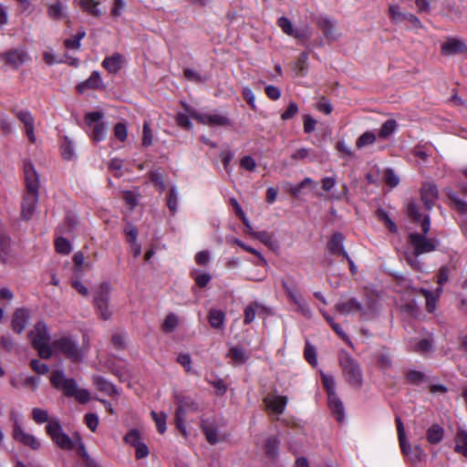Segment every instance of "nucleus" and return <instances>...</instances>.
Returning a JSON list of instances; mask_svg holds the SVG:
<instances>
[{
    "label": "nucleus",
    "mask_w": 467,
    "mask_h": 467,
    "mask_svg": "<svg viewBox=\"0 0 467 467\" xmlns=\"http://www.w3.org/2000/svg\"><path fill=\"white\" fill-rule=\"evenodd\" d=\"M52 386L61 390L67 397H74L80 403H87L90 400V394L88 389H78L76 381L67 379L60 370H55L50 377Z\"/></svg>",
    "instance_id": "f257e3e1"
},
{
    "label": "nucleus",
    "mask_w": 467,
    "mask_h": 467,
    "mask_svg": "<svg viewBox=\"0 0 467 467\" xmlns=\"http://www.w3.org/2000/svg\"><path fill=\"white\" fill-rule=\"evenodd\" d=\"M339 365L346 381L353 388L360 389L363 384V374L360 364L348 352H339Z\"/></svg>",
    "instance_id": "f03ea898"
},
{
    "label": "nucleus",
    "mask_w": 467,
    "mask_h": 467,
    "mask_svg": "<svg viewBox=\"0 0 467 467\" xmlns=\"http://www.w3.org/2000/svg\"><path fill=\"white\" fill-rule=\"evenodd\" d=\"M32 344L38 351L42 358H49L52 356V348L49 347V335L47 326L38 322L30 332Z\"/></svg>",
    "instance_id": "7ed1b4c3"
},
{
    "label": "nucleus",
    "mask_w": 467,
    "mask_h": 467,
    "mask_svg": "<svg viewBox=\"0 0 467 467\" xmlns=\"http://www.w3.org/2000/svg\"><path fill=\"white\" fill-rule=\"evenodd\" d=\"M46 431L60 449L70 451L74 448L73 440L63 431L59 420H51L46 426Z\"/></svg>",
    "instance_id": "20e7f679"
},
{
    "label": "nucleus",
    "mask_w": 467,
    "mask_h": 467,
    "mask_svg": "<svg viewBox=\"0 0 467 467\" xmlns=\"http://www.w3.org/2000/svg\"><path fill=\"white\" fill-rule=\"evenodd\" d=\"M111 287L108 283L101 284L94 296V305L101 318L108 320L111 317L109 301Z\"/></svg>",
    "instance_id": "39448f33"
},
{
    "label": "nucleus",
    "mask_w": 467,
    "mask_h": 467,
    "mask_svg": "<svg viewBox=\"0 0 467 467\" xmlns=\"http://www.w3.org/2000/svg\"><path fill=\"white\" fill-rule=\"evenodd\" d=\"M178 402V409L175 414V420L178 430L183 436H187L186 428L184 425L185 414L187 411H195L199 406L197 402L189 397H176Z\"/></svg>",
    "instance_id": "423d86ee"
},
{
    "label": "nucleus",
    "mask_w": 467,
    "mask_h": 467,
    "mask_svg": "<svg viewBox=\"0 0 467 467\" xmlns=\"http://www.w3.org/2000/svg\"><path fill=\"white\" fill-rule=\"evenodd\" d=\"M185 109L187 110L189 116L193 119L197 120L199 123L203 125L212 126V127H224L230 124V120L227 117L218 114V113H201L197 112L195 109H191L184 105Z\"/></svg>",
    "instance_id": "0eeeda50"
},
{
    "label": "nucleus",
    "mask_w": 467,
    "mask_h": 467,
    "mask_svg": "<svg viewBox=\"0 0 467 467\" xmlns=\"http://www.w3.org/2000/svg\"><path fill=\"white\" fill-rule=\"evenodd\" d=\"M409 241L413 247V255L415 256L435 251L439 244L436 239L428 238L419 233L410 234L409 235Z\"/></svg>",
    "instance_id": "6e6552de"
},
{
    "label": "nucleus",
    "mask_w": 467,
    "mask_h": 467,
    "mask_svg": "<svg viewBox=\"0 0 467 467\" xmlns=\"http://www.w3.org/2000/svg\"><path fill=\"white\" fill-rule=\"evenodd\" d=\"M102 118L103 113L99 111L89 112L85 117L87 125L92 129L90 137L97 142L103 140L107 135V126L100 122Z\"/></svg>",
    "instance_id": "1a4fd4ad"
},
{
    "label": "nucleus",
    "mask_w": 467,
    "mask_h": 467,
    "mask_svg": "<svg viewBox=\"0 0 467 467\" xmlns=\"http://www.w3.org/2000/svg\"><path fill=\"white\" fill-rule=\"evenodd\" d=\"M52 346L56 352L64 354L73 361H78L82 358V351L70 337H63L57 339Z\"/></svg>",
    "instance_id": "9d476101"
},
{
    "label": "nucleus",
    "mask_w": 467,
    "mask_h": 467,
    "mask_svg": "<svg viewBox=\"0 0 467 467\" xmlns=\"http://www.w3.org/2000/svg\"><path fill=\"white\" fill-rule=\"evenodd\" d=\"M12 437L16 441L33 451H38L41 448L40 441L33 434L26 432L16 419H14Z\"/></svg>",
    "instance_id": "9b49d317"
},
{
    "label": "nucleus",
    "mask_w": 467,
    "mask_h": 467,
    "mask_svg": "<svg viewBox=\"0 0 467 467\" xmlns=\"http://www.w3.org/2000/svg\"><path fill=\"white\" fill-rule=\"evenodd\" d=\"M467 52V46L462 38L446 37L441 46V53L443 56L451 57Z\"/></svg>",
    "instance_id": "f8f14e48"
},
{
    "label": "nucleus",
    "mask_w": 467,
    "mask_h": 467,
    "mask_svg": "<svg viewBox=\"0 0 467 467\" xmlns=\"http://www.w3.org/2000/svg\"><path fill=\"white\" fill-rule=\"evenodd\" d=\"M5 64L13 68H18L20 66L30 60V56L25 48L11 49L1 55Z\"/></svg>",
    "instance_id": "ddd939ff"
},
{
    "label": "nucleus",
    "mask_w": 467,
    "mask_h": 467,
    "mask_svg": "<svg viewBox=\"0 0 467 467\" xmlns=\"http://www.w3.org/2000/svg\"><path fill=\"white\" fill-rule=\"evenodd\" d=\"M336 309L341 315H353L359 313L361 317L365 316L361 303L356 298H341L336 305Z\"/></svg>",
    "instance_id": "4468645a"
},
{
    "label": "nucleus",
    "mask_w": 467,
    "mask_h": 467,
    "mask_svg": "<svg viewBox=\"0 0 467 467\" xmlns=\"http://www.w3.org/2000/svg\"><path fill=\"white\" fill-rule=\"evenodd\" d=\"M38 192L26 191L24 194L21 212L24 219L28 220L32 217L38 202Z\"/></svg>",
    "instance_id": "2eb2a0df"
},
{
    "label": "nucleus",
    "mask_w": 467,
    "mask_h": 467,
    "mask_svg": "<svg viewBox=\"0 0 467 467\" xmlns=\"http://www.w3.org/2000/svg\"><path fill=\"white\" fill-rule=\"evenodd\" d=\"M402 453L407 457L408 461L416 463L422 460L425 455L420 446H412L407 439L399 441Z\"/></svg>",
    "instance_id": "dca6fc26"
},
{
    "label": "nucleus",
    "mask_w": 467,
    "mask_h": 467,
    "mask_svg": "<svg viewBox=\"0 0 467 467\" xmlns=\"http://www.w3.org/2000/svg\"><path fill=\"white\" fill-rule=\"evenodd\" d=\"M264 402L271 413L281 415L287 404V397L279 395L267 396L264 399Z\"/></svg>",
    "instance_id": "f3484780"
},
{
    "label": "nucleus",
    "mask_w": 467,
    "mask_h": 467,
    "mask_svg": "<svg viewBox=\"0 0 467 467\" xmlns=\"http://www.w3.org/2000/svg\"><path fill=\"white\" fill-rule=\"evenodd\" d=\"M421 200L428 210H431L438 198L437 185L431 182H425L420 191Z\"/></svg>",
    "instance_id": "a211bd4d"
},
{
    "label": "nucleus",
    "mask_w": 467,
    "mask_h": 467,
    "mask_svg": "<svg viewBox=\"0 0 467 467\" xmlns=\"http://www.w3.org/2000/svg\"><path fill=\"white\" fill-rule=\"evenodd\" d=\"M24 170L26 191L38 192L39 177L34 165L30 161H26L24 164Z\"/></svg>",
    "instance_id": "6ab92c4d"
},
{
    "label": "nucleus",
    "mask_w": 467,
    "mask_h": 467,
    "mask_svg": "<svg viewBox=\"0 0 467 467\" xmlns=\"http://www.w3.org/2000/svg\"><path fill=\"white\" fill-rule=\"evenodd\" d=\"M29 312L26 308H18L15 311L12 319V327L15 332L22 333L28 322Z\"/></svg>",
    "instance_id": "aec40b11"
},
{
    "label": "nucleus",
    "mask_w": 467,
    "mask_h": 467,
    "mask_svg": "<svg viewBox=\"0 0 467 467\" xmlns=\"http://www.w3.org/2000/svg\"><path fill=\"white\" fill-rule=\"evenodd\" d=\"M202 431L205 435L207 441L214 445L225 440V438L218 433L217 428L208 420H202Z\"/></svg>",
    "instance_id": "412c9836"
},
{
    "label": "nucleus",
    "mask_w": 467,
    "mask_h": 467,
    "mask_svg": "<svg viewBox=\"0 0 467 467\" xmlns=\"http://www.w3.org/2000/svg\"><path fill=\"white\" fill-rule=\"evenodd\" d=\"M16 118L24 124L26 134L30 142L35 143L36 139L34 133V118L28 111H18Z\"/></svg>",
    "instance_id": "4be33fe9"
},
{
    "label": "nucleus",
    "mask_w": 467,
    "mask_h": 467,
    "mask_svg": "<svg viewBox=\"0 0 467 467\" xmlns=\"http://www.w3.org/2000/svg\"><path fill=\"white\" fill-rule=\"evenodd\" d=\"M277 25L285 34L290 36H294L297 39L307 37L306 30H296L293 27L291 21L287 17H280L277 21Z\"/></svg>",
    "instance_id": "5701e85b"
},
{
    "label": "nucleus",
    "mask_w": 467,
    "mask_h": 467,
    "mask_svg": "<svg viewBox=\"0 0 467 467\" xmlns=\"http://www.w3.org/2000/svg\"><path fill=\"white\" fill-rule=\"evenodd\" d=\"M123 62V56L119 53H114L112 56L104 58L102 67L109 73L116 74L122 67Z\"/></svg>",
    "instance_id": "b1692460"
},
{
    "label": "nucleus",
    "mask_w": 467,
    "mask_h": 467,
    "mask_svg": "<svg viewBox=\"0 0 467 467\" xmlns=\"http://www.w3.org/2000/svg\"><path fill=\"white\" fill-rule=\"evenodd\" d=\"M47 16L50 19L58 21L67 17V6L60 1H55L47 5Z\"/></svg>",
    "instance_id": "393cba45"
},
{
    "label": "nucleus",
    "mask_w": 467,
    "mask_h": 467,
    "mask_svg": "<svg viewBox=\"0 0 467 467\" xmlns=\"http://www.w3.org/2000/svg\"><path fill=\"white\" fill-rule=\"evenodd\" d=\"M11 257V239L5 234L0 232V262L7 264Z\"/></svg>",
    "instance_id": "a878e982"
},
{
    "label": "nucleus",
    "mask_w": 467,
    "mask_h": 467,
    "mask_svg": "<svg viewBox=\"0 0 467 467\" xmlns=\"http://www.w3.org/2000/svg\"><path fill=\"white\" fill-rule=\"evenodd\" d=\"M104 88L102 78L98 71H93L90 77L84 82L78 85V90L83 92L86 88Z\"/></svg>",
    "instance_id": "bb28decb"
},
{
    "label": "nucleus",
    "mask_w": 467,
    "mask_h": 467,
    "mask_svg": "<svg viewBox=\"0 0 467 467\" xmlns=\"http://www.w3.org/2000/svg\"><path fill=\"white\" fill-rule=\"evenodd\" d=\"M344 237L341 234L337 233L333 234L331 240L329 241L327 247L330 253L334 254H340L344 257H348V254L343 246Z\"/></svg>",
    "instance_id": "cd10ccee"
},
{
    "label": "nucleus",
    "mask_w": 467,
    "mask_h": 467,
    "mask_svg": "<svg viewBox=\"0 0 467 467\" xmlns=\"http://www.w3.org/2000/svg\"><path fill=\"white\" fill-rule=\"evenodd\" d=\"M227 358L232 359L234 365L240 366L249 359V355L243 348L233 347L227 353Z\"/></svg>",
    "instance_id": "c85d7f7f"
},
{
    "label": "nucleus",
    "mask_w": 467,
    "mask_h": 467,
    "mask_svg": "<svg viewBox=\"0 0 467 467\" xmlns=\"http://www.w3.org/2000/svg\"><path fill=\"white\" fill-rule=\"evenodd\" d=\"M328 405L332 412L335 414L338 421H342L344 419V406L337 393H331L328 396Z\"/></svg>",
    "instance_id": "c756f323"
},
{
    "label": "nucleus",
    "mask_w": 467,
    "mask_h": 467,
    "mask_svg": "<svg viewBox=\"0 0 467 467\" xmlns=\"http://www.w3.org/2000/svg\"><path fill=\"white\" fill-rule=\"evenodd\" d=\"M280 441L275 436H270L265 440L264 451L266 457L275 459L278 455Z\"/></svg>",
    "instance_id": "7c9ffc66"
},
{
    "label": "nucleus",
    "mask_w": 467,
    "mask_h": 467,
    "mask_svg": "<svg viewBox=\"0 0 467 467\" xmlns=\"http://www.w3.org/2000/svg\"><path fill=\"white\" fill-rule=\"evenodd\" d=\"M443 428L438 424H432L426 432L427 441L431 444H437L441 441L443 438Z\"/></svg>",
    "instance_id": "2f4dec72"
},
{
    "label": "nucleus",
    "mask_w": 467,
    "mask_h": 467,
    "mask_svg": "<svg viewBox=\"0 0 467 467\" xmlns=\"http://www.w3.org/2000/svg\"><path fill=\"white\" fill-rule=\"evenodd\" d=\"M209 323L213 328H223L225 321V314L217 309H212L209 312Z\"/></svg>",
    "instance_id": "473e14b6"
},
{
    "label": "nucleus",
    "mask_w": 467,
    "mask_h": 467,
    "mask_svg": "<svg viewBox=\"0 0 467 467\" xmlns=\"http://www.w3.org/2000/svg\"><path fill=\"white\" fill-rule=\"evenodd\" d=\"M79 5L84 11L88 12L94 16H99L102 14L98 8V5H100V1L99 0H80Z\"/></svg>",
    "instance_id": "72a5a7b5"
},
{
    "label": "nucleus",
    "mask_w": 467,
    "mask_h": 467,
    "mask_svg": "<svg viewBox=\"0 0 467 467\" xmlns=\"http://www.w3.org/2000/svg\"><path fill=\"white\" fill-rule=\"evenodd\" d=\"M93 383L99 390L104 391L109 395H112L117 392L115 387L102 377H94Z\"/></svg>",
    "instance_id": "f704fd0d"
},
{
    "label": "nucleus",
    "mask_w": 467,
    "mask_h": 467,
    "mask_svg": "<svg viewBox=\"0 0 467 467\" xmlns=\"http://www.w3.org/2000/svg\"><path fill=\"white\" fill-rule=\"evenodd\" d=\"M376 140L377 135L373 131H366L358 138L356 147L358 149H362L366 146L374 144Z\"/></svg>",
    "instance_id": "c9c22d12"
},
{
    "label": "nucleus",
    "mask_w": 467,
    "mask_h": 467,
    "mask_svg": "<svg viewBox=\"0 0 467 467\" xmlns=\"http://www.w3.org/2000/svg\"><path fill=\"white\" fill-rule=\"evenodd\" d=\"M455 451L467 456V431H458L456 435Z\"/></svg>",
    "instance_id": "e433bc0d"
},
{
    "label": "nucleus",
    "mask_w": 467,
    "mask_h": 467,
    "mask_svg": "<svg viewBox=\"0 0 467 467\" xmlns=\"http://www.w3.org/2000/svg\"><path fill=\"white\" fill-rule=\"evenodd\" d=\"M397 122L394 119H388L386 120L380 127L379 130V137L381 139H387L389 137L393 131L396 130Z\"/></svg>",
    "instance_id": "4c0bfd02"
},
{
    "label": "nucleus",
    "mask_w": 467,
    "mask_h": 467,
    "mask_svg": "<svg viewBox=\"0 0 467 467\" xmlns=\"http://www.w3.org/2000/svg\"><path fill=\"white\" fill-rule=\"evenodd\" d=\"M260 308H261V306L258 303H253V304L247 306L244 308V324L252 323L255 318L257 310Z\"/></svg>",
    "instance_id": "58836bf2"
},
{
    "label": "nucleus",
    "mask_w": 467,
    "mask_h": 467,
    "mask_svg": "<svg viewBox=\"0 0 467 467\" xmlns=\"http://www.w3.org/2000/svg\"><path fill=\"white\" fill-rule=\"evenodd\" d=\"M151 416L153 420L155 421L158 431L162 434L166 431V419L167 415L163 412L157 413L156 411H151Z\"/></svg>",
    "instance_id": "ea45409f"
},
{
    "label": "nucleus",
    "mask_w": 467,
    "mask_h": 467,
    "mask_svg": "<svg viewBox=\"0 0 467 467\" xmlns=\"http://www.w3.org/2000/svg\"><path fill=\"white\" fill-rule=\"evenodd\" d=\"M32 419L37 424L48 423L50 421L47 410L40 408H34L32 410Z\"/></svg>",
    "instance_id": "a19ab883"
},
{
    "label": "nucleus",
    "mask_w": 467,
    "mask_h": 467,
    "mask_svg": "<svg viewBox=\"0 0 467 467\" xmlns=\"http://www.w3.org/2000/svg\"><path fill=\"white\" fill-rule=\"evenodd\" d=\"M319 26L327 37L335 38V26L333 21L327 18L319 21Z\"/></svg>",
    "instance_id": "79ce46f5"
},
{
    "label": "nucleus",
    "mask_w": 467,
    "mask_h": 467,
    "mask_svg": "<svg viewBox=\"0 0 467 467\" xmlns=\"http://www.w3.org/2000/svg\"><path fill=\"white\" fill-rule=\"evenodd\" d=\"M389 12L390 18L394 23H400L406 18V13L400 12V7L396 5H389Z\"/></svg>",
    "instance_id": "37998d69"
},
{
    "label": "nucleus",
    "mask_w": 467,
    "mask_h": 467,
    "mask_svg": "<svg viewBox=\"0 0 467 467\" xmlns=\"http://www.w3.org/2000/svg\"><path fill=\"white\" fill-rule=\"evenodd\" d=\"M282 286L291 301H293L295 304L298 306L302 304V297L296 292V290L293 287L289 286L285 281L282 282Z\"/></svg>",
    "instance_id": "c03bdc74"
},
{
    "label": "nucleus",
    "mask_w": 467,
    "mask_h": 467,
    "mask_svg": "<svg viewBox=\"0 0 467 467\" xmlns=\"http://www.w3.org/2000/svg\"><path fill=\"white\" fill-rule=\"evenodd\" d=\"M56 249L59 254H68L71 251V244L68 240L64 237H58L56 240Z\"/></svg>",
    "instance_id": "a18cd8bd"
},
{
    "label": "nucleus",
    "mask_w": 467,
    "mask_h": 467,
    "mask_svg": "<svg viewBox=\"0 0 467 467\" xmlns=\"http://www.w3.org/2000/svg\"><path fill=\"white\" fill-rule=\"evenodd\" d=\"M178 325V317L174 314H170L166 317V319L162 325V329L166 333H170L175 330Z\"/></svg>",
    "instance_id": "49530a36"
},
{
    "label": "nucleus",
    "mask_w": 467,
    "mask_h": 467,
    "mask_svg": "<svg viewBox=\"0 0 467 467\" xmlns=\"http://www.w3.org/2000/svg\"><path fill=\"white\" fill-rule=\"evenodd\" d=\"M167 205L171 213H175L177 211L178 205V192L176 187H172L170 191Z\"/></svg>",
    "instance_id": "de8ad7c7"
},
{
    "label": "nucleus",
    "mask_w": 467,
    "mask_h": 467,
    "mask_svg": "<svg viewBox=\"0 0 467 467\" xmlns=\"http://www.w3.org/2000/svg\"><path fill=\"white\" fill-rule=\"evenodd\" d=\"M124 441L130 446L135 447L141 442L140 434L137 430H131L126 434Z\"/></svg>",
    "instance_id": "09e8293b"
},
{
    "label": "nucleus",
    "mask_w": 467,
    "mask_h": 467,
    "mask_svg": "<svg viewBox=\"0 0 467 467\" xmlns=\"http://www.w3.org/2000/svg\"><path fill=\"white\" fill-rule=\"evenodd\" d=\"M153 141V134L150 129V126L148 122L143 124V135H142V145L144 147H149L152 144Z\"/></svg>",
    "instance_id": "8fccbe9b"
},
{
    "label": "nucleus",
    "mask_w": 467,
    "mask_h": 467,
    "mask_svg": "<svg viewBox=\"0 0 467 467\" xmlns=\"http://www.w3.org/2000/svg\"><path fill=\"white\" fill-rule=\"evenodd\" d=\"M114 135L120 141H125L128 136L126 124L123 122L117 123L114 126Z\"/></svg>",
    "instance_id": "3c124183"
},
{
    "label": "nucleus",
    "mask_w": 467,
    "mask_h": 467,
    "mask_svg": "<svg viewBox=\"0 0 467 467\" xmlns=\"http://www.w3.org/2000/svg\"><path fill=\"white\" fill-rule=\"evenodd\" d=\"M30 367L36 373L40 375H45L49 370L48 366L47 364H44L37 359L31 360Z\"/></svg>",
    "instance_id": "603ef678"
},
{
    "label": "nucleus",
    "mask_w": 467,
    "mask_h": 467,
    "mask_svg": "<svg viewBox=\"0 0 467 467\" xmlns=\"http://www.w3.org/2000/svg\"><path fill=\"white\" fill-rule=\"evenodd\" d=\"M441 292H442V288L439 287L436 290V295L432 294V295L429 296L428 297H426V307L430 313H432L435 310L436 301Z\"/></svg>",
    "instance_id": "864d4df0"
},
{
    "label": "nucleus",
    "mask_w": 467,
    "mask_h": 467,
    "mask_svg": "<svg viewBox=\"0 0 467 467\" xmlns=\"http://www.w3.org/2000/svg\"><path fill=\"white\" fill-rule=\"evenodd\" d=\"M109 169L113 172L115 177L122 175V161L119 159H112L109 163Z\"/></svg>",
    "instance_id": "5fc2aeb1"
},
{
    "label": "nucleus",
    "mask_w": 467,
    "mask_h": 467,
    "mask_svg": "<svg viewBox=\"0 0 467 467\" xmlns=\"http://www.w3.org/2000/svg\"><path fill=\"white\" fill-rule=\"evenodd\" d=\"M305 358L311 365H317V361L316 356V349L309 343H306L305 348Z\"/></svg>",
    "instance_id": "6e6d98bb"
},
{
    "label": "nucleus",
    "mask_w": 467,
    "mask_h": 467,
    "mask_svg": "<svg viewBox=\"0 0 467 467\" xmlns=\"http://www.w3.org/2000/svg\"><path fill=\"white\" fill-rule=\"evenodd\" d=\"M321 378L322 382L327 389V396H329L331 393H336L334 378L324 373H322Z\"/></svg>",
    "instance_id": "4d7b16f0"
},
{
    "label": "nucleus",
    "mask_w": 467,
    "mask_h": 467,
    "mask_svg": "<svg viewBox=\"0 0 467 467\" xmlns=\"http://www.w3.org/2000/svg\"><path fill=\"white\" fill-rule=\"evenodd\" d=\"M385 182L390 187H396L400 182V178L391 169H388L385 171Z\"/></svg>",
    "instance_id": "13d9d810"
},
{
    "label": "nucleus",
    "mask_w": 467,
    "mask_h": 467,
    "mask_svg": "<svg viewBox=\"0 0 467 467\" xmlns=\"http://www.w3.org/2000/svg\"><path fill=\"white\" fill-rule=\"evenodd\" d=\"M308 59V55L306 52H303L300 54L297 62L296 64V69L300 73L301 75L305 74V70L306 68V62Z\"/></svg>",
    "instance_id": "bf43d9fd"
},
{
    "label": "nucleus",
    "mask_w": 467,
    "mask_h": 467,
    "mask_svg": "<svg viewBox=\"0 0 467 467\" xmlns=\"http://www.w3.org/2000/svg\"><path fill=\"white\" fill-rule=\"evenodd\" d=\"M150 179L160 192H163L165 190L163 177L160 172L152 171L150 173Z\"/></svg>",
    "instance_id": "052dcab7"
},
{
    "label": "nucleus",
    "mask_w": 467,
    "mask_h": 467,
    "mask_svg": "<svg viewBox=\"0 0 467 467\" xmlns=\"http://www.w3.org/2000/svg\"><path fill=\"white\" fill-rule=\"evenodd\" d=\"M298 111L297 105L295 102H290L288 108L281 115L283 120H287L296 116Z\"/></svg>",
    "instance_id": "680f3d73"
},
{
    "label": "nucleus",
    "mask_w": 467,
    "mask_h": 467,
    "mask_svg": "<svg viewBox=\"0 0 467 467\" xmlns=\"http://www.w3.org/2000/svg\"><path fill=\"white\" fill-rule=\"evenodd\" d=\"M85 421L87 426L91 431H95L99 425V418L96 414L88 413L85 416Z\"/></svg>",
    "instance_id": "e2e57ef3"
},
{
    "label": "nucleus",
    "mask_w": 467,
    "mask_h": 467,
    "mask_svg": "<svg viewBox=\"0 0 467 467\" xmlns=\"http://www.w3.org/2000/svg\"><path fill=\"white\" fill-rule=\"evenodd\" d=\"M240 165L242 168H244V170L249 171H254L256 167V163L251 156H244L241 160Z\"/></svg>",
    "instance_id": "0e129e2a"
},
{
    "label": "nucleus",
    "mask_w": 467,
    "mask_h": 467,
    "mask_svg": "<svg viewBox=\"0 0 467 467\" xmlns=\"http://www.w3.org/2000/svg\"><path fill=\"white\" fill-rule=\"evenodd\" d=\"M408 214L415 221L421 219V214L419 211V207L414 202H410L407 206Z\"/></svg>",
    "instance_id": "69168bd1"
},
{
    "label": "nucleus",
    "mask_w": 467,
    "mask_h": 467,
    "mask_svg": "<svg viewBox=\"0 0 467 467\" xmlns=\"http://www.w3.org/2000/svg\"><path fill=\"white\" fill-rule=\"evenodd\" d=\"M177 361L184 368L187 372L191 371L192 359L189 354H180L177 358Z\"/></svg>",
    "instance_id": "338daca9"
},
{
    "label": "nucleus",
    "mask_w": 467,
    "mask_h": 467,
    "mask_svg": "<svg viewBox=\"0 0 467 467\" xmlns=\"http://www.w3.org/2000/svg\"><path fill=\"white\" fill-rule=\"evenodd\" d=\"M407 379L413 384H420L424 380V375L421 372L411 370L408 372Z\"/></svg>",
    "instance_id": "774afa93"
}]
</instances>
